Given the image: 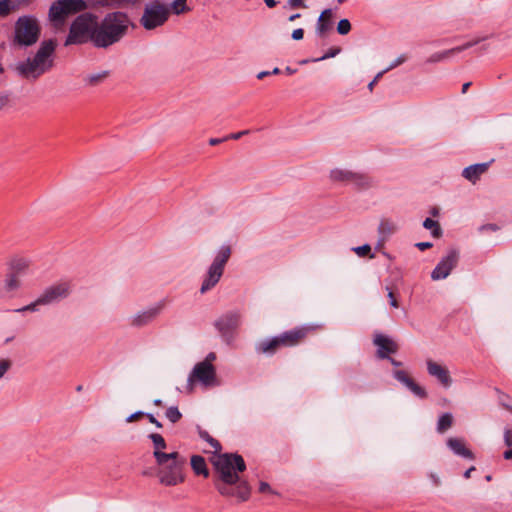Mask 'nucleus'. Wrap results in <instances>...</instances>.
Returning <instances> with one entry per match:
<instances>
[{
    "mask_svg": "<svg viewBox=\"0 0 512 512\" xmlns=\"http://www.w3.org/2000/svg\"><path fill=\"white\" fill-rule=\"evenodd\" d=\"M148 438L152 441L154 446L153 456L157 464H163L167 459L175 458L176 452L165 453L163 450L166 448V441L162 435L151 433Z\"/></svg>",
    "mask_w": 512,
    "mask_h": 512,
    "instance_id": "6ab92c4d",
    "label": "nucleus"
},
{
    "mask_svg": "<svg viewBox=\"0 0 512 512\" xmlns=\"http://www.w3.org/2000/svg\"><path fill=\"white\" fill-rule=\"evenodd\" d=\"M41 34V27L32 15L19 17L14 24L12 44L23 48L36 44Z\"/></svg>",
    "mask_w": 512,
    "mask_h": 512,
    "instance_id": "7ed1b4c3",
    "label": "nucleus"
},
{
    "mask_svg": "<svg viewBox=\"0 0 512 512\" xmlns=\"http://www.w3.org/2000/svg\"><path fill=\"white\" fill-rule=\"evenodd\" d=\"M447 446L457 456L473 460L474 454L465 446V443L460 438L451 437L447 440Z\"/></svg>",
    "mask_w": 512,
    "mask_h": 512,
    "instance_id": "393cba45",
    "label": "nucleus"
},
{
    "mask_svg": "<svg viewBox=\"0 0 512 512\" xmlns=\"http://www.w3.org/2000/svg\"><path fill=\"white\" fill-rule=\"evenodd\" d=\"M287 4L290 8L293 9L306 8V5L304 4L303 0H288Z\"/></svg>",
    "mask_w": 512,
    "mask_h": 512,
    "instance_id": "79ce46f5",
    "label": "nucleus"
},
{
    "mask_svg": "<svg viewBox=\"0 0 512 512\" xmlns=\"http://www.w3.org/2000/svg\"><path fill=\"white\" fill-rule=\"evenodd\" d=\"M173 12L179 15L187 10L186 0H174L171 4Z\"/></svg>",
    "mask_w": 512,
    "mask_h": 512,
    "instance_id": "72a5a7b5",
    "label": "nucleus"
},
{
    "mask_svg": "<svg viewBox=\"0 0 512 512\" xmlns=\"http://www.w3.org/2000/svg\"><path fill=\"white\" fill-rule=\"evenodd\" d=\"M311 330L308 326L295 327L279 335L283 347H293L299 344Z\"/></svg>",
    "mask_w": 512,
    "mask_h": 512,
    "instance_id": "a211bd4d",
    "label": "nucleus"
},
{
    "mask_svg": "<svg viewBox=\"0 0 512 512\" xmlns=\"http://www.w3.org/2000/svg\"><path fill=\"white\" fill-rule=\"evenodd\" d=\"M243 487H244V491L241 492L240 497L242 500H246L248 497L249 491H248V488L246 485H243Z\"/></svg>",
    "mask_w": 512,
    "mask_h": 512,
    "instance_id": "5fc2aeb1",
    "label": "nucleus"
},
{
    "mask_svg": "<svg viewBox=\"0 0 512 512\" xmlns=\"http://www.w3.org/2000/svg\"><path fill=\"white\" fill-rule=\"evenodd\" d=\"M169 16V6L158 0H154L144 6L139 23L145 30L150 31L163 26L169 19Z\"/></svg>",
    "mask_w": 512,
    "mask_h": 512,
    "instance_id": "0eeeda50",
    "label": "nucleus"
},
{
    "mask_svg": "<svg viewBox=\"0 0 512 512\" xmlns=\"http://www.w3.org/2000/svg\"><path fill=\"white\" fill-rule=\"evenodd\" d=\"M165 416L166 418L172 422V423H177L181 417H182V414L181 412L179 411L178 407L177 406H170L166 412H165Z\"/></svg>",
    "mask_w": 512,
    "mask_h": 512,
    "instance_id": "2f4dec72",
    "label": "nucleus"
},
{
    "mask_svg": "<svg viewBox=\"0 0 512 512\" xmlns=\"http://www.w3.org/2000/svg\"><path fill=\"white\" fill-rule=\"evenodd\" d=\"M264 2L269 8H274L277 5L275 0H264Z\"/></svg>",
    "mask_w": 512,
    "mask_h": 512,
    "instance_id": "13d9d810",
    "label": "nucleus"
},
{
    "mask_svg": "<svg viewBox=\"0 0 512 512\" xmlns=\"http://www.w3.org/2000/svg\"><path fill=\"white\" fill-rule=\"evenodd\" d=\"M185 462V459L176 452L175 458L167 459L163 464H157L159 466L157 472L159 482L165 486H176L182 483L184 481L182 470Z\"/></svg>",
    "mask_w": 512,
    "mask_h": 512,
    "instance_id": "6e6552de",
    "label": "nucleus"
},
{
    "mask_svg": "<svg viewBox=\"0 0 512 512\" xmlns=\"http://www.w3.org/2000/svg\"><path fill=\"white\" fill-rule=\"evenodd\" d=\"M407 60V57L405 55H400L398 58H396L386 69H384L386 72H388L391 69H394L398 67L399 65L403 64Z\"/></svg>",
    "mask_w": 512,
    "mask_h": 512,
    "instance_id": "ea45409f",
    "label": "nucleus"
},
{
    "mask_svg": "<svg viewBox=\"0 0 512 512\" xmlns=\"http://www.w3.org/2000/svg\"><path fill=\"white\" fill-rule=\"evenodd\" d=\"M285 72H286L287 74L291 75V74H294V73L296 72V69H293V68H291V67L287 66V67L285 68Z\"/></svg>",
    "mask_w": 512,
    "mask_h": 512,
    "instance_id": "774afa93",
    "label": "nucleus"
},
{
    "mask_svg": "<svg viewBox=\"0 0 512 512\" xmlns=\"http://www.w3.org/2000/svg\"><path fill=\"white\" fill-rule=\"evenodd\" d=\"M145 416L148 418L149 422H150V423H152V424H154L157 428H162V424H161V422H159V421L154 417V415H153V414L146 413V415H145Z\"/></svg>",
    "mask_w": 512,
    "mask_h": 512,
    "instance_id": "de8ad7c7",
    "label": "nucleus"
},
{
    "mask_svg": "<svg viewBox=\"0 0 512 512\" xmlns=\"http://www.w3.org/2000/svg\"><path fill=\"white\" fill-rule=\"evenodd\" d=\"M385 73H386V71H385V70H383V71L379 72V73L375 76V78H374V79L369 83V85H368L369 90H372V89H373V86L375 85V83H376V82H377V81H378V80H379V79H380V78H381Z\"/></svg>",
    "mask_w": 512,
    "mask_h": 512,
    "instance_id": "09e8293b",
    "label": "nucleus"
},
{
    "mask_svg": "<svg viewBox=\"0 0 512 512\" xmlns=\"http://www.w3.org/2000/svg\"><path fill=\"white\" fill-rule=\"evenodd\" d=\"M196 382H199L204 387L216 385V371L212 363L202 361L194 366L187 380L189 392L193 391Z\"/></svg>",
    "mask_w": 512,
    "mask_h": 512,
    "instance_id": "9d476101",
    "label": "nucleus"
},
{
    "mask_svg": "<svg viewBox=\"0 0 512 512\" xmlns=\"http://www.w3.org/2000/svg\"><path fill=\"white\" fill-rule=\"evenodd\" d=\"M249 133H250V130H243V131H240V132L232 133V134L227 136V140L228 139L238 140L242 136L247 135Z\"/></svg>",
    "mask_w": 512,
    "mask_h": 512,
    "instance_id": "37998d69",
    "label": "nucleus"
},
{
    "mask_svg": "<svg viewBox=\"0 0 512 512\" xmlns=\"http://www.w3.org/2000/svg\"><path fill=\"white\" fill-rule=\"evenodd\" d=\"M394 378L402 383L407 389H409L414 395L420 398H426L427 392L424 388L419 386L417 383L411 379L407 373L403 370H396L393 372Z\"/></svg>",
    "mask_w": 512,
    "mask_h": 512,
    "instance_id": "4be33fe9",
    "label": "nucleus"
},
{
    "mask_svg": "<svg viewBox=\"0 0 512 512\" xmlns=\"http://www.w3.org/2000/svg\"><path fill=\"white\" fill-rule=\"evenodd\" d=\"M380 229H381L382 231H385V229H386V230H389V223H388V222H383V223H381V225H380Z\"/></svg>",
    "mask_w": 512,
    "mask_h": 512,
    "instance_id": "338daca9",
    "label": "nucleus"
},
{
    "mask_svg": "<svg viewBox=\"0 0 512 512\" xmlns=\"http://www.w3.org/2000/svg\"><path fill=\"white\" fill-rule=\"evenodd\" d=\"M191 467L194 472L198 475L208 476L209 472L206 466V462L202 456L193 455L191 457Z\"/></svg>",
    "mask_w": 512,
    "mask_h": 512,
    "instance_id": "cd10ccee",
    "label": "nucleus"
},
{
    "mask_svg": "<svg viewBox=\"0 0 512 512\" xmlns=\"http://www.w3.org/2000/svg\"><path fill=\"white\" fill-rule=\"evenodd\" d=\"M490 163L491 162H476L466 167L462 171V176L471 183H476L480 176L488 170Z\"/></svg>",
    "mask_w": 512,
    "mask_h": 512,
    "instance_id": "5701e85b",
    "label": "nucleus"
},
{
    "mask_svg": "<svg viewBox=\"0 0 512 512\" xmlns=\"http://www.w3.org/2000/svg\"><path fill=\"white\" fill-rule=\"evenodd\" d=\"M340 52H341L340 47H332L323 56H321L319 58H315L312 61L319 62V61H323V60H326L329 58H333V57L337 56Z\"/></svg>",
    "mask_w": 512,
    "mask_h": 512,
    "instance_id": "f704fd0d",
    "label": "nucleus"
},
{
    "mask_svg": "<svg viewBox=\"0 0 512 512\" xmlns=\"http://www.w3.org/2000/svg\"><path fill=\"white\" fill-rule=\"evenodd\" d=\"M9 0H0V17L8 16L13 10Z\"/></svg>",
    "mask_w": 512,
    "mask_h": 512,
    "instance_id": "e433bc0d",
    "label": "nucleus"
},
{
    "mask_svg": "<svg viewBox=\"0 0 512 512\" xmlns=\"http://www.w3.org/2000/svg\"><path fill=\"white\" fill-rule=\"evenodd\" d=\"M260 492H267L270 490V486L266 482H261L259 487Z\"/></svg>",
    "mask_w": 512,
    "mask_h": 512,
    "instance_id": "864d4df0",
    "label": "nucleus"
},
{
    "mask_svg": "<svg viewBox=\"0 0 512 512\" xmlns=\"http://www.w3.org/2000/svg\"><path fill=\"white\" fill-rule=\"evenodd\" d=\"M146 413L142 412V411H137L131 415H129L127 418H126V422L130 423V422H133L135 420H137L139 417L141 416H145Z\"/></svg>",
    "mask_w": 512,
    "mask_h": 512,
    "instance_id": "49530a36",
    "label": "nucleus"
},
{
    "mask_svg": "<svg viewBox=\"0 0 512 512\" xmlns=\"http://www.w3.org/2000/svg\"><path fill=\"white\" fill-rule=\"evenodd\" d=\"M9 2L11 5L10 8H12V10L15 11L22 6L27 5L30 2V0H9Z\"/></svg>",
    "mask_w": 512,
    "mask_h": 512,
    "instance_id": "a19ab883",
    "label": "nucleus"
},
{
    "mask_svg": "<svg viewBox=\"0 0 512 512\" xmlns=\"http://www.w3.org/2000/svg\"><path fill=\"white\" fill-rule=\"evenodd\" d=\"M388 298H389V300H390V305H391L392 307H394V308H397V307H398V302H397V300L395 299L394 294H393V292H392V291H389V292H388Z\"/></svg>",
    "mask_w": 512,
    "mask_h": 512,
    "instance_id": "3c124183",
    "label": "nucleus"
},
{
    "mask_svg": "<svg viewBox=\"0 0 512 512\" xmlns=\"http://www.w3.org/2000/svg\"><path fill=\"white\" fill-rule=\"evenodd\" d=\"M423 227L430 230L432 236L435 238H439L442 235V229L439 223L431 218H426L424 220Z\"/></svg>",
    "mask_w": 512,
    "mask_h": 512,
    "instance_id": "c756f323",
    "label": "nucleus"
},
{
    "mask_svg": "<svg viewBox=\"0 0 512 512\" xmlns=\"http://www.w3.org/2000/svg\"><path fill=\"white\" fill-rule=\"evenodd\" d=\"M279 339H280L279 335L275 336V337L264 339L256 344L255 349L258 353L272 355L280 347H283L282 343Z\"/></svg>",
    "mask_w": 512,
    "mask_h": 512,
    "instance_id": "b1692460",
    "label": "nucleus"
},
{
    "mask_svg": "<svg viewBox=\"0 0 512 512\" xmlns=\"http://www.w3.org/2000/svg\"><path fill=\"white\" fill-rule=\"evenodd\" d=\"M268 75H270V71H261L257 74V79L261 80Z\"/></svg>",
    "mask_w": 512,
    "mask_h": 512,
    "instance_id": "4d7b16f0",
    "label": "nucleus"
},
{
    "mask_svg": "<svg viewBox=\"0 0 512 512\" xmlns=\"http://www.w3.org/2000/svg\"><path fill=\"white\" fill-rule=\"evenodd\" d=\"M218 491L222 494V495H228L229 494V490L226 486H218Z\"/></svg>",
    "mask_w": 512,
    "mask_h": 512,
    "instance_id": "6e6d98bb",
    "label": "nucleus"
},
{
    "mask_svg": "<svg viewBox=\"0 0 512 512\" xmlns=\"http://www.w3.org/2000/svg\"><path fill=\"white\" fill-rule=\"evenodd\" d=\"M474 470H475V467H474V466H472V467H470L469 469H467V470L464 472V477H465L466 479L470 478V476H471V472H472V471H474Z\"/></svg>",
    "mask_w": 512,
    "mask_h": 512,
    "instance_id": "680f3d73",
    "label": "nucleus"
},
{
    "mask_svg": "<svg viewBox=\"0 0 512 512\" xmlns=\"http://www.w3.org/2000/svg\"><path fill=\"white\" fill-rule=\"evenodd\" d=\"M480 42V39H476V40H473V41H468L460 46H457V47H454L452 49H448V50H445V51H441V52H436V53H433L432 55H430L426 62L427 63H438V62H442L446 59H448L449 57L457 54V53H460L464 50H467L471 47H473L474 45L478 44Z\"/></svg>",
    "mask_w": 512,
    "mask_h": 512,
    "instance_id": "aec40b11",
    "label": "nucleus"
},
{
    "mask_svg": "<svg viewBox=\"0 0 512 512\" xmlns=\"http://www.w3.org/2000/svg\"><path fill=\"white\" fill-rule=\"evenodd\" d=\"M300 17H301V14L296 13V14L291 15V16L288 18V20H289L290 22H292V21H295L296 19H298V18H300Z\"/></svg>",
    "mask_w": 512,
    "mask_h": 512,
    "instance_id": "0e129e2a",
    "label": "nucleus"
},
{
    "mask_svg": "<svg viewBox=\"0 0 512 512\" xmlns=\"http://www.w3.org/2000/svg\"><path fill=\"white\" fill-rule=\"evenodd\" d=\"M503 456L506 460H512V448L510 450L505 451Z\"/></svg>",
    "mask_w": 512,
    "mask_h": 512,
    "instance_id": "052dcab7",
    "label": "nucleus"
},
{
    "mask_svg": "<svg viewBox=\"0 0 512 512\" xmlns=\"http://www.w3.org/2000/svg\"><path fill=\"white\" fill-rule=\"evenodd\" d=\"M199 436L201 439H203L204 441L208 442L211 445V447L214 449L215 453L220 452V450H221L220 443L216 439L211 437L207 431L199 430Z\"/></svg>",
    "mask_w": 512,
    "mask_h": 512,
    "instance_id": "7c9ffc66",
    "label": "nucleus"
},
{
    "mask_svg": "<svg viewBox=\"0 0 512 512\" xmlns=\"http://www.w3.org/2000/svg\"><path fill=\"white\" fill-rule=\"evenodd\" d=\"M353 251L359 256L364 257L371 251V247L369 244H364L362 246L354 247Z\"/></svg>",
    "mask_w": 512,
    "mask_h": 512,
    "instance_id": "4c0bfd02",
    "label": "nucleus"
},
{
    "mask_svg": "<svg viewBox=\"0 0 512 512\" xmlns=\"http://www.w3.org/2000/svg\"><path fill=\"white\" fill-rule=\"evenodd\" d=\"M55 48L56 42L53 39L43 41L33 57H28L16 65L18 75L28 80H36L48 72L53 67Z\"/></svg>",
    "mask_w": 512,
    "mask_h": 512,
    "instance_id": "f03ea898",
    "label": "nucleus"
},
{
    "mask_svg": "<svg viewBox=\"0 0 512 512\" xmlns=\"http://www.w3.org/2000/svg\"><path fill=\"white\" fill-rule=\"evenodd\" d=\"M134 26L129 16L121 11L107 13L100 21L94 34L93 45L97 48H108L120 42Z\"/></svg>",
    "mask_w": 512,
    "mask_h": 512,
    "instance_id": "f257e3e1",
    "label": "nucleus"
},
{
    "mask_svg": "<svg viewBox=\"0 0 512 512\" xmlns=\"http://www.w3.org/2000/svg\"><path fill=\"white\" fill-rule=\"evenodd\" d=\"M416 247L420 250V251H424L428 248H431L432 247V243L431 242H418L416 244Z\"/></svg>",
    "mask_w": 512,
    "mask_h": 512,
    "instance_id": "8fccbe9b",
    "label": "nucleus"
},
{
    "mask_svg": "<svg viewBox=\"0 0 512 512\" xmlns=\"http://www.w3.org/2000/svg\"><path fill=\"white\" fill-rule=\"evenodd\" d=\"M458 259V251L455 249L449 250L447 255L444 256L433 269L431 273V278L435 281L447 278L451 271L456 267Z\"/></svg>",
    "mask_w": 512,
    "mask_h": 512,
    "instance_id": "2eb2a0df",
    "label": "nucleus"
},
{
    "mask_svg": "<svg viewBox=\"0 0 512 512\" xmlns=\"http://www.w3.org/2000/svg\"><path fill=\"white\" fill-rule=\"evenodd\" d=\"M227 140V136L224 138H211L209 144L214 146Z\"/></svg>",
    "mask_w": 512,
    "mask_h": 512,
    "instance_id": "603ef678",
    "label": "nucleus"
},
{
    "mask_svg": "<svg viewBox=\"0 0 512 512\" xmlns=\"http://www.w3.org/2000/svg\"><path fill=\"white\" fill-rule=\"evenodd\" d=\"M293 40H301L304 37V30L302 28L295 29L291 35Z\"/></svg>",
    "mask_w": 512,
    "mask_h": 512,
    "instance_id": "a18cd8bd",
    "label": "nucleus"
},
{
    "mask_svg": "<svg viewBox=\"0 0 512 512\" xmlns=\"http://www.w3.org/2000/svg\"><path fill=\"white\" fill-rule=\"evenodd\" d=\"M110 75V72L107 70L99 71L96 73H90L83 77L82 81L85 86L89 87H95L102 82H104L108 76Z\"/></svg>",
    "mask_w": 512,
    "mask_h": 512,
    "instance_id": "bb28decb",
    "label": "nucleus"
},
{
    "mask_svg": "<svg viewBox=\"0 0 512 512\" xmlns=\"http://www.w3.org/2000/svg\"><path fill=\"white\" fill-rule=\"evenodd\" d=\"M426 367L428 374L435 378L443 388L448 389L451 387L453 380L447 367L433 360H427Z\"/></svg>",
    "mask_w": 512,
    "mask_h": 512,
    "instance_id": "f3484780",
    "label": "nucleus"
},
{
    "mask_svg": "<svg viewBox=\"0 0 512 512\" xmlns=\"http://www.w3.org/2000/svg\"><path fill=\"white\" fill-rule=\"evenodd\" d=\"M485 228L492 230V231H496L498 229V227L495 224H488V225L482 227V229H485Z\"/></svg>",
    "mask_w": 512,
    "mask_h": 512,
    "instance_id": "e2e57ef3",
    "label": "nucleus"
},
{
    "mask_svg": "<svg viewBox=\"0 0 512 512\" xmlns=\"http://www.w3.org/2000/svg\"><path fill=\"white\" fill-rule=\"evenodd\" d=\"M504 442L507 446H512V429H506L504 432Z\"/></svg>",
    "mask_w": 512,
    "mask_h": 512,
    "instance_id": "c03bdc74",
    "label": "nucleus"
},
{
    "mask_svg": "<svg viewBox=\"0 0 512 512\" xmlns=\"http://www.w3.org/2000/svg\"><path fill=\"white\" fill-rule=\"evenodd\" d=\"M31 272L30 261L24 258L13 259L9 264V272L4 281V288L11 292L22 286V279Z\"/></svg>",
    "mask_w": 512,
    "mask_h": 512,
    "instance_id": "1a4fd4ad",
    "label": "nucleus"
},
{
    "mask_svg": "<svg viewBox=\"0 0 512 512\" xmlns=\"http://www.w3.org/2000/svg\"><path fill=\"white\" fill-rule=\"evenodd\" d=\"M97 27V16L91 13L79 15L71 24L65 45L83 44L91 42Z\"/></svg>",
    "mask_w": 512,
    "mask_h": 512,
    "instance_id": "20e7f679",
    "label": "nucleus"
},
{
    "mask_svg": "<svg viewBox=\"0 0 512 512\" xmlns=\"http://www.w3.org/2000/svg\"><path fill=\"white\" fill-rule=\"evenodd\" d=\"M333 181L353 183L355 186L365 188L370 185V178L363 174H358L347 169L336 168L330 173Z\"/></svg>",
    "mask_w": 512,
    "mask_h": 512,
    "instance_id": "dca6fc26",
    "label": "nucleus"
},
{
    "mask_svg": "<svg viewBox=\"0 0 512 512\" xmlns=\"http://www.w3.org/2000/svg\"><path fill=\"white\" fill-rule=\"evenodd\" d=\"M40 301V295L36 298L35 301L31 302L30 304L21 307L19 309H16L15 312L22 313V312H37L39 309V306H46L44 303L39 302Z\"/></svg>",
    "mask_w": 512,
    "mask_h": 512,
    "instance_id": "473e14b6",
    "label": "nucleus"
},
{
    "mask_svg": "<svg viewBox=\"0 0 512 512\" xmlns=\"http://www.w3.org/2000/svg\"><path fill=\"white\" fill-rule=\"evenodd\" d=\"M214 466L220 473L221 480L228 485L235 484L239 480L234 470L243 472L246 469L242 456L228 453L219 454L214 460Z\"/></svg>",
    "mask_w": 512,
    "mask_h": 512,
    "instance_id": "39448f33",
    "label": "nucleus"
},
{
    "mask_svg": "<svg viewBox=\"0 0 512 512\" xmlns=\"http://www.w3.org/2000/svg\"><path fill=\"white\" fill-rule=\"evenodd\" d=\"M72 292L70 281H59L47 286L40 294V301L45 305H54L67 299Z\"/></svg>",
    "mask_w": 512,
    "mask_h": 512,
    "instance_id": "f8f14e48",
    "label": "nucleus"
},
{
    "mask_svg": "<svg viewBox=\"0 0 512 512\" xmlns=\"http://www.w3.org/2000/svg\"><path fill=\"white\" fill-rule=\"evenodd\" d=\"M11 365L12 363L9 359H0V379L11 368Z\"/></svg>",
    "mask_w": 512,
    "mask_h": 512,
    "instance_id": "58836bf2",
    "label": "nucleus"
},
{
    "mask_svg": "<svg viewBox=\"0 0 512 512\" xmlns=\"http://www.w3.org/2000/svg\"><path fill=\"white\" fill-rule=\"evenodd\" d=\"M389 361L391 362L392 365L398 367L401 365V362L395 360L394 358H391V357H388Z\"/></svg>",
    "mask_w": 512,
    "mask_h": 512,
    "instance_id": "69168bd1",
    "label": "nucleus"
},
{
    "mask_svg": "<svg viewBox=\"0 0 512 512\" xmlns=\"http://www.w3.org/2000/svg\"><path fill=\"white\" fill-rule=\"evenodd\" d=\"M241 324V313L239 311H228L222 314L214 323L215 328L226 341L233 338L234 332Z\"/></svg>",
    "mask_w": 512,
    "mask_h": 512,
    "instance_id": "ddd939ff",
    "label": "nucleus"
},
{
    "mask_svg": "<svg viewBox=\"0 0 512 512\" xmlns=\"http://www.w3.org/2000/svg\"><path fill=\"white\" fill-rule=\"evenodd\" d=\"M230 256L231 247L229 245H222L217 251V254L213 262L208 267L207 273L200 288V292L202 294L211 290L219 282L223 275L224 267L228 262Z\"/></svg>",
    "mask_w": 512,
    "mask_h": 512,
    "instance_id": "423d86ee",
    "label": "nucleus"
},
{
    "mask_svg": "<svg viewBox=\"0 0 512 512\" xmlns=\"http://www.w3.org/2000/svg\"><path fill=\"white\" fill-rule=\"evenodd\" d=\"M373 342L378 347L377 356L381 359L388 358L389 354L397 351V345L381 333L375 334Z\"/></svg>",
    "mask_w": 512,
    "mask_h": 512,
    "instance_id": "412c9836",
    "label": "nucleus"
},
{
    "mask_svg": "<svg viewBox=\"0 0 512 512\" xmlns=\"http://www.w3.org/2000/svg\"><path fill=\"white\" fill-rule=\"evenodd\" d=\"M216 359V355L211 352L209 353L207 356H206V359L204 361H208L209 363H211L212 361H214Z\"/></svg>",
    "mask_w": 512,
    "mask_h": 512,
    "instance_id": "bf43d9fd",
    "label": "nucleus"
},
{
    "mask_svg": "<svg viewBox=\"0 0 512 512\" xmlns=\"http://www.w3.org/2000/svg\"><path fill=\"white\" fill-rule=\"evenodd\" d=\"M351 30V24L348 19H342L337 25V32L341 35H346Z\"/></svg>",
    "mask_w": 512,
    "mask_h": 512,
    "instance_id": "c9c22d12",
    "label": "nucleus"
},
{
    "mask_svg": "<svg viewBox=\"0 0 512 512\" xmlns=\"http://www.w3.org/2000/svg\"><path fill=\"white\" fill-rule=\"evenodd\" d=\"M453 424V416L451 413L447 412L442 414L437 422V432L438 433H444L449 428H451Z\"/></svg>",
    "mask_w": 512,
    "mask_h": 512,
    "instance_id": "c85d7f7f",
    "label": "nucleus"
},
{
    "mask_svg": "<svg viewBox=\"0 0 512 512\" xmlns=\"http://www.w3.org/2000/svg\"><path fill=\"white\" fill-rule=\"evenodd\" d=\"M86 8L84 0H57L49 9V18L53 22L61 23L69 14L83 11Z\"/></svg>",
    "mask_w": 512,
    "mask_h": 512,
    "instance_id": "9b49d317",
    "label": "nucleus"
},
{
    "mask_svg": "<svg viewBox=\"0 0 512 512\" xmlns=\"http://www.w3.org/2000/svg\"><path fill=\"white\" fill-rule=\"evenodd\" d=\"M165 307L164 300L147 307L144 310L138 311L129 318V324L132 327L141 328L152 323L163 311Z\"/></svg>",
    "mask_w": 512,
    "mask_h": 512,
    "instance_id": "4468645a",
    "label": "nucleus"
},
{
    "mask_svg": "<svg viewBox=\"0 0 512 512\" xmlns=\"http://www.w3.org/2000/svg\"><path fill=\"white\" fill-rule=\"evenodd\" d=\"M332 17L333 13L331 9H326L320 14L316 25V33L319 37H324L325 34L332 29Z\"/></svg>",
    "mask_w": 512,
    "mask_h": 512,
    "instance_id": "a878e982",
    "label": "nucleus"
}]
</instances>
